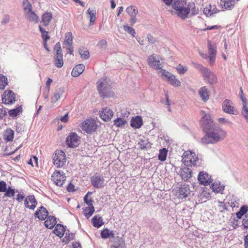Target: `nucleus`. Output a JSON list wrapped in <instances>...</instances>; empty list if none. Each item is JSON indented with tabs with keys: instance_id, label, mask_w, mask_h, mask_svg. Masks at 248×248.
I'll list each match as a JSON object with an SVG mask.
<instances>
[{
	"instance_id": "obj_1",
	"label": "nucleus",
	"mask_w": 248,
	"mask_h": 248,
	"mask_svg": "<svg viewBox=\"0 0 248 248\" xmlns=\"http://www.w3.org/2000/svg\"><path fill=\"white\" fill-rule=\"evenodd\" d=\"M226 132L218 126H216L206 132V134L201 139L202 144H216L223 140L226 137Z\"/></svg>"
},
{
	"instance_id": "obj_2",
	"label": "nucleus",
	"mask_w": 248,
	"mask_h": 248,
	"mask_svg": "<svg viewBox=\"0 0 248 248\" xmlns=\"http://www.w3.org/2000/svg\"><path fill=\"white\" fill-rule=\"evenodd\" d=\"M109 80L106 77L99 79L97 82V87L100 96L103 98L109 95Z\"/></svg>"
},
{
	"instance_id": "obj_3",
	"label": "nucleus",
	"mask_w": 248,
	"mask_h": 248,
	"mask_svg": "<svg viewBox=\"0 0 248 248\" xmlns=\"http://www.w3.org/2000/svg\"><path fill=\"white\" fill-rule=\"evenodd\" d=\"M52 159L55 166L57 168H62L64 166L66 161V155L64 151L57 150L52 155Z\"/></svg>"
},
{
	"instance_id": "obj_4",
	"label": "nucleus",
	"mask_w": 248,
	"mask_h": 248,
	"mask_svg": "<svg viewBox=\"0 0 248 248\" xmlns=\"http://www.w3.org/2000/svg\"><path fill=\"white\" fill-rule=\"evenodd\" d=\"M198 161V156L190 151L185 152L182 156V161L186 166H196Z\"/></svg>"
},
{
	"instance_id": "obj_5",
	"label": "nucleus",
	"mask_w": 248,
	"mask_h": 248,
	"mask_svg": "<svg viewBox=\"0 0 248 248\" xmlns=\"http://www.w3.org/2000/svg\"><path fill=\"white\" fill-rule=\"evenodd\" d=\"M54 50L56 51L54 57V64L57 67L61 68L63 65V61L62 49L60 42L55 44Z\"/></svg>"
},
{
	"instance_id": "obj_6",
	"label": "nucleus",
	"mask_w": 248,
	"mask_h": 248,
	"mask_svg": "<svg viewBox=\"0 0 248 248\" xmlns=\"http://www.w3.org/2000/svg\"><path fill=\"white\" fill-rule=\"evenodd\" d=\"M201 123L203 130L205 132L216 126L212 121L210 115L209 114H205L202 116L201 120Z\"/></svg>"
},
{
	"instance_id": "obj_7",
	"label": "nucleus",
	"mask_w": 248,
	"mask_h": 248,
	"mask_svg": "<svg viewBox=\"0 0 248 248\" xmlns=\"http://www.w3.org/2000/svg\"><path fill=\"white\" fill-rule=\"evenodd\" d=\"M92 186L96 188L103 187L106 184L104 177L100 174L95 173L91 177Z\"/></svg>"
},
{
	"instance_id": "obj_8",
	"label": "nucleus",
	"mask_w": 248,
	"mask_h": 248,
	"mask_svg": "<svg viewBox=\"0 0 248 248\" xmlns=\"http://www.w3.org/2000/svg\"><path fill=\"white\" fill-rule=\"evenodd\" d=\"M53 182L58 186H62L66 180L64 173L61 170H56L51 176Z\"/></svg>"
},
{
	"instance_id": "obj_9",
	"label": "nucleus",
	"mask_w": 248,
	"mask_h": 248,
	"mask_svg": "<svg viewBox=\"0 0 248 248\" xmlns=\"http://www.w3.org/2000/svg\"><path fill=\"white\" fill-rule=\"evenodd\" d=\"M80 141V137L76 133L71 132L66 139V145L69 147L74 148L77 147Z\"/></svg>"
},
{
	"instance_id": "obj_10",
	"label": "nucleus",
	"mask_w": 248,
	"mask_h": 248,
	"mask_svg": "<svg viewBox=\"0 0 248 248\" xmlns=\"http://www.w3.org/2000/svg\"><path fill=\"white\" fill-rule=\"evenodd\" d=\"M96 128L97 124L93 119L86 120L82 124V129L87 133L94 132Z\"/></svg>"
},
{
	"instance_id": "obj_11",
	"label": "nucleus",
	"mask_w": 248,
	"mask_h": 248,
	"mask_svg": "<svg viewBox=\"0 0 248 248\" xmlns=\"http://www.w3.org/2000/svg\"><path fill=\"white\" fill-rule=\"evenodd\" d=\"M16 94L11 90L4 91L2 97L3 103L6 105L13 104L16 101Z\"/></svg>"
},
{
	"instance_id": "obj_12",
	"label": "nucleus",
	"mask_w": 248,
	"mask_h": 248,
	"mask_svg": "<svg viewBox=\"0 0 248 248\" xmlns=\"http://www.w3.org/2000/svg\"><path fill=\"white\" fill-rule=\"evenodd\" d=\"M162 75L167 78L169 83L174 87H179L181 85L180 80L177 79L175 76L171 74L169 72L165 70H162Z\"/></svg>"
},
{
	"instance_id": "obj_13",
	"label": "nucleus",
	"mask_w": 248,
	"mask_h": 248,
	"mask_svg": "<svg viewBox=\"0 0 248 248\" xmlns=\"http://www.w3.org/2000/svg\"><path fill=\"white\" fill-rule=\"evenodd\" d=\"M148 63L150 66L155 69H161L162 67V65L160 62L159 57L155 54L150 55L148 57Z\"/></svg>"
},
{
	"instance_id": "obj_14",
	"label": "nucleus",
	"mask_w": 248,
	"mask_h": 248,
	"mask_svg": "<svg viewBox=\"0 0 248 248\" xmlns=\"http://www.w3.org/2000/svg\"><path fill=\"white\" fill-rule=\"evenodd\" d=\"M198 180L200 184L204 186L209 185L212 181L211 176L207 172L204 171H201L199 173Z\"/></svg>"
},
{
	"instance_id": "obj_15",
	"label": "nucleus",
	"mask_w": 248,
	"mask_h": 248,
	"mask_svg": "<svg viewBox=\"0 0 248 248\" xmlns=\"http://www.w3.org/2000/svg\"><path fill=\"white\" fill-rule=\"evenodd\" d=\"M240 97L242 101L243 108L242 114L247 120L248 119V108L247 107V98L245 96L242 87L240 88Z\"/></svg>"
},
{
	"instance_id": "obj_16",
	"label": "nucleus",
	"mask_w": 248,
	"mask_h": 248,
	"mask_svg": "<svg viewBox=\"0 0 248 248\" xmlns=\"http://www.w3.org/2000/svg\"><path fill=\"white\" fill-rule=\"evenodd\" d=\"M208 49L210 63L213 65L215 62L217 55L216 46L214 45H212L210 41H208Z\"/></svg>"
},
{
	"instance_id": "obj_17",
	"label": "nucleus",
	"mask_w": 248,
	"mask_h": 248,
	"mask_svg": "<svg viewBox=\"0 0 248 248\" xmlns=\"http://www.w3.org/2000/svg\"><path fill=\"white\" fill-rule=\"evenodd\" d=\"M37 202L33 195L27 196L24 200V205L26 208L34 210L36 207Z\"/></svg>"
},
{
	"instance_id": "obj_18",
	"label": "nucleus",
	"mask_w": 248,
	"mask_h": 248,
	"mask_svg": "<svg viewBox=\"0 0 248 248\" xmlns=\"http://www.w3.org/2000/svg\"><path fill=\"white\" fill-rule=\"evenodd\" d=\"M48 215V211L43 206L38 208L34 213V217L41 220H45Z\"/></svg>"
},
{
	"instance_id": "obj_19",
	"label": "nucleus",
	"mask_w": 248,
	"mask_h": 248,
	"mask_svg": "<svg viewBox=\"0 0 248 248\" xmlns=\"http://www.w3.org/2000/svg\"><path fill=\"white\" fill-rule=\"evenodd\" d=\"M113 115V111L109 108H105L100 111V116L105 122L109 121Z\"/></svg>"
},
{
	"instance_id": "obj_20",
	"label": "nucleus",
	"mask_w": 248,
	"mask_h": 248,
	"mask_svg": "<svg viewBox=\"0 0 248 248\" xmlns=\"http://www.w3.org/2000/svg\"><path fill=\"white\" fill-rule=\"evenodd\" d=\"M222 109L223 111L227 113L236 114L237 111L233 110V107L232 106L231 101L226 99L222 104Z\"/></svg>"
},
{
	"instance_id": "obj_21",
	"label": "nucleus",
	"mask_w": 248,
	"mask_h": 248,
	"mask_svg": "<svg viewBox=\"0 0 248 248\" xmlns=\"http://www.w3.org/2000/svg\"><path fill=\"white\" fill-rule=\"evenodd\" d=\"M203 77L205 80L211 84L216 83L217 81L216 76L209 69L204 73Z\"/></svg>"
},
{
	"instance_id": "obj_22",
	"label": "nucleus",
	"mask_w": 248,
	"mask_h": 248,
	"mask_svg": "<svg viewBox=\"0 0 248 248\" xmlns=\"http://www.w3.org/2000/svg\"><path fill=\"white\" fill-rule=\"evenodd\" d=\"M143 121L140 116L133 117L130 121V125L134 128H140L143 125Z\"/></svg>"
},
{
	"instance_id": "obj_23",
	"label": "nucleus",
	"mask_w": 248,
	"mask_h": 248,
	"mask_svg": "<svg viewBox=\"0 0 248 248\" xmlns=\"http://www.w3.org/2000/svg\"><path fill=\"white\" fill-rule=\"evenodd\" d=\"M176 11V14L183 19H185L187 17L188 15L189 14V9L188 6L185 7L183 6L182 8L177 9Z\"/></svg>"
},
{
	"instance_id": "obj_24",
	"label": "nucleus",
	"mask_w": 248,
	"mask_h": 248,
	"mask_svg": "<svg viewBox=\"0 0 248 248\" xmlns=\"http://www.w3.org/2000/svg\"><path fill=\"white\" fill-rule=\"evenodd\" d=\"M179 174L182 177V180L186 181L192 176V170L187 167H184L180 170Z\"/></svg>"
},
{
	"instance_id": "obj_25",
	"label": "nucleus",
	"mask_w": 248,
	"mask_h": 248,
	"mask_svg": "<svg viewBox=\"0 0 248 248\" xmlns=\"http://www.w3.org/2000/svg\"><path fill=\"white\" fill-rule=\"evenodd\" d=\"M199 94L202 99L204 101H207L210 96V92L206 86L200 88L199 90Z\"/></svg>"
},
{
	"instance_id": "obj_26",
	"label": "nucleus",
	"mask_w": 248,
	"mask_h": 248,
	"mask_svg": "<svg viewBox=\"0 0 248 248\" xmlns=\"http://www.w3.org/2000/svg\"><path fill=\"white\" fill-rule=\"evenodd\" d=\"M111 248H125L124 239L119 236L115 237L113 244L111 246Z\"/></svg>"
},
{
	"instance_id": "obj_27",
	"label": "nucleus",
	"mask_w": 248,
	"mask_h": 248,
	"mask_svg": "<svg viewBox=\"0 0 248 248\" xmlns=\"http://www.w3.org/2000/svg\"><path fill=\"white\" fill-rule=\"evenodd\" d=\"M64 93V88L60 87L56 90L54 95L51 97V102L53 103L59 100Z\"/></svg>"
},
{
	"instance_id": "obj_28",
	"label": "nucleus",
	"mask_w": 248,
	"mask_h": 248,
	"mask_svg": "<svg viewBox=\"0 0 248 248\" xmlns=\"http://www.w3.org/2000/svg\"><path fill=\"white\" fill-rule=\"evenodd\" d=\"M188 194H189V188L186 186H184L183 187L180 188L177 192L178 197L181 199L186 198Z\"/></svg>"
},
{
	"instance_id": "obj_29",
	"label": "nucleus",
	"mask_w": 248,
	"mask_h": 248,
	"mask_svg": "<svg viewBox=\"0 0 248 248\" xmlns=\"http://www.w3.org/2000/svg\"><path fill=\"white\" fill-rule=\"evenodd\" d=\"M85 65L83 64H79L73 69L71 75L74 77H77L83 73Z\"/></svg>"
},
{
	"instance_id": "obj_30",
	"label": "nucleus",
	"mask_w": 248,
	"mask_h": 248,
	"mask_svg": "<svg viewBox=\"0 0 248 248\" xmlns=\"http://www.w3.org/2000/svg\"><path fill=\"white\" fill-rule=\"evenodd\" d=\"M235 0H221L220 5L226 10H231L234 6Z\"/></svg>"
},
{
	"instance_id": "obj_31",
	"label": "nucleus",
	"mask_w": 248,
	"mask_h": 248,
	"mask_svg": "<svg viewBox=\"0 0 248 248\" xmlns=\"http://www.w3.org/2000/svg\"><path fill=\"white\" fill-rule=\"evenodd\" d=\"M14 131L11 128H7L3 133V139L6 141H11L14 139Z\"/></svg>"
},
{
	"instance_id": "obj_32",
	"label": "nucleus",
	"mask_w": 248,
	"mask_h": 248,
	"mask_svg": "<svg viewBox=\"0 0 248 248\" xmlns=\"http://www.w3.org/2000/svg\"><path fill=\"white\" fill-rule=\"evenodd\" d=\"M218 10L215 5H209V6L204 8L203 13L207 16H211L213 14L217 13Z\"/></svg>"
},
{
	"instance_id": "obj_33",
	"label": "nucleus",
	"mask_w": 248,
	"mask_h": 248,
	"mask_svg": "<svg viewBox=\"0 0 248 248\" xmlns=\"http://www.w3.org/2000/svg\"><path fill=\"white\" fill-rule=\"evenodd\" d=\"M44 223L47 228L51 229L56 224V217L52 216H48Z\"/></svg>"
},
{
	"instance_id": "obj_34",
	"label": "nucleus",
	"mask_w": 248,
	"mask_h": 248,
	"mask_svg": "<svg viewBox=\"0 0 248 248\" xmlns=\"http://www.w3.org/2000/svg\"><path fill=\"white\" fill-rule=\"evenodd\" d=\"M138 144L141 149H146L151 147V144L148 141V139L145 137L139 139Z\"/></svg>"
},
{
	"instance_id": "obj_35",
	"label": "nucleus",
	"mask_w": 248,
	"mask_h": 248,
	"mask_svg": "<svg viewBox=\"0 0 248 248\" xmlns=\"http://www.w3.org/2000/svg\"><path fill=\"white\" fill-rule=\"evenodd\" d=\"M64 232V226L61 224H57L53 231L54 233L60 238L63 236Z\"/></svg>"
},
{
	"instance_id": "obj_36",
	"label": "nucleus",
	"mask_w": 248,
	"mask_h": 248,
	"mask_svg": "<svg viewBox=\"0 0 248 248\" xmlns=\"http://www.w3.org/2000/svg\"><path fill=\"white\" fill-rule=\"evenodd\" d=\"M25 15L26 17L30 21L35 23H37L39 21V17L33 11L26 13Z\"/></svg>"
},
{
	"instance_id": "obj_37",
	"label": "nucleus",
	"mask_w": 248,
	"mask_h": 248,
	"mask_svg": "<svg viewBox=\"0 0 248 248\" xmlns=\"http://www.w3.org/2000/svg\"><path fill=\"white\" fill-rule=\"evenodd\" d=\"M73 35L71 32L66 33L65 35V39L64 41V44L65 46L64 47L73 46Z\"/></svg>"
},
{
	"instance_id": "obj_38",
	"label": "nucleus",
	"mask_w": 248,
	"mask_h": 248,
	"mask_svg": "<svg viewBox=\"0 0 248 248\" xmlns=\"http://www.w3.org/2000/svg\"><path fill=\"white\" fill-rule=\"evenodd\" d=\"M92 223L94 227L99 228L103 224L101 217L99 215H96L92 218Z\"/></svg>"
},
{
	"instance_id": "obj_39",
	"label": "nucleus",
	"mask_w": 248,
	"mask_h": 248,
	"mask_svg": "<svg viewBox=\"0 0 248 248\" xmlns=\"http://www.w3.org/2000/svg\"><path fill=\"white\" fill-rule=\"evenodd\" d=\"M52 18V14L50 13H45L42 17V22L45 26L48 25Z\"/></svg>"
},
{
	"instance_id": "obj_40",
	"label": "nucleus",
	"mask_w": 248,
	"mask_h": 248,
	"mask_svg": "<svg viewBox=\"0 0 248 248\" xmlns=\"http://www.w3.org/2000/svg\"><path fill=\"white\" fill-rule=\"evenodd\" d=\"M101 236L102 238L105 239L108 238L110 237L115 239L113 232L107 228L102 231L101 232Z\"/></svg>"
},
{
	"instance_id": "obj_41",
	"label": "nucleus",
	"mask_w": 248,
	"mask_h": 248,
	"mask_svg": "<svg viewBox=\"0 0 248 248\" xmlns=\"http://www.w3.org/2000/svg\"><path fill=\"white\" fill-rule=\"evenodd\" d=\"M212 189L215 192L222 193L224 186L221 185L219 182H215L212 185Z\"/></svg>"
},
{
	"instance_id": "obj_42",
	"label": "nucleus",
	"mask_w": 248,
	"mask_h": 248,
	"mask_svg": "<svg viewBox=\"0 0 248 248\" xmlns=\"http://www.w3.org/2000/svg\"><path fill=\"white\" fill-rule=\"evenodd\" d=\"M186 5V0H173L172 7L176 10L177 9L182 8V6Z\"/></svg>"
},
{
	"instance_id": "obj_43",
	"label": "nucleus",
	"mask_w": 248,
	"mask_h": 248,
	"mask_svg": "<svg viewBox=\"0 0 248 248\" xmlns=\"http://www.w3.org/2000/svg\"><path fill=\"white\" fill-rule=\"evenodd\" d=\"M87 13L89 15V25L92 26L94 24V23L96 19V11L95 10H91L90 9H89L87 11Z\"/></svg>"
},
{
	"instance_id": "obj_44",
	"label": "nucleus",
	"mask_w": 248,
	"mask_h": 248,
	"mask_svg": "<svg viewBox=\"0 0 248 248\" xmlns=\"http://www.w3.org/2000/svg\"><path fill=\"white\" fill-rule=\"evenodd\" d=\"M126 12L130 17L136 16L138 13V10L135 6H130L127 7Z\"/></svg>"
},
{
	"instance_id": "obj_45",
	"label": "nucleus",
	"mask_w": 248,
	"mask_h": 248,
	"mask_svg": "<svg viewBox=\"0 0 248 248\" xmlns=\"http://www.w3.org/2000/svg\"><path fill=\"white\" fill-rule=\"evenodd\" d=\"M22 111L21 106L17 107L16 108L10 110L8 111L9 116L11 117H16Z\"/></svg>"
},
{
	"instance_id": "obj_46",
	"label": "nucleus",
	"mask_w": 248,
	"mask_h": 248,
	"mask_svg": "<svg viewBox=\"0 0 248 248\" xmlns=\"http://www.w3.org/2000/svg\"><path fill=\"white\" fill-rule=\"evenodd\" d=\"M127 124V121L124 118H118L114 121V125L121 127Z\"/></svg>"
},
{
	"instance_id": "obj_47",
	"label": "nucleus",
	"mask_w": 248,
	"mask_h": 248,
	"mask_svg": "<svg viewBox=\"0 0 248 248\" xmlns=\"http://www.w3.org/2000/svg\"><path fill=\"white\" fill-rule=\"evenodd\" d=\"M188 9H189V13L191 12V14L192 15H197L199 13L198 9L195 7V4L193 2H189L187 4Z\"/></svg>"
},
{
	"instance_id": "obj_48",
	"label": "nucleus",
	"mask_w": 248,
	"mask_h": 248,
	"mask_svg": "<svg viewBox=\"0 0 248 248\" xmlns=\"http://www.w3.org/2000/svg\"><path fill=\"white\" fill-rule=\"evenodd\" d=\"M23 6L25 14L32 11L31 4L28 0H25L23 1Z\"/></svg>"
},
{
	"instance_id": "obj_49",
	"label": "nucleus",
	"mask_w": 248,
	"mask_h": 248,
	"mask_svg": "<svg viewBox=\"0 0 248 248\" xmlns=\"http://www.w3.org/2000/svg\"><path fill=\"white\" fill-rule=\"evenodd\" d=\"M168 150L166 148L160 150L158 155V159L161 161H164L166 159Z\"/></svg>"
},
{
	"instance_id": "obj_50",
	"label": "nucleus",
	"mask_w": 248,
	"mask_h": 248,
	"mask_svg": "<svg viewBox=\"0 0 248 248\" xmlns=\"http://www.w3.org/2000/svg\"><path fill=\"white\" fill-rule=\"evenodd\" d=\"M8 84L7 78L1 74H0V89H4L6 86Z\"/></svg>"
},
{
	"instance_id": "obj_51",
	"label": "nucleus",
	"mask_w": 248,
	"mask_h": 248,
	"mask_svg": "<svg viewBox=\"0 0 248 248\" xmlns=\"http://www.w3.org/2000/svg\"><path fill=\"white\" fill-rule=\"evenodd\" d=\"M94 212L93 206H88L84 209V214L88 218L90 217Z\"/></svg>"
},
{
	"instance_id": "obj_52",
	"label": "nucleus",
	"mask_w": 248,
	"mask_h": 248,
	"mask_svg": "<svg viewBox=\"0 0 248 248\" xmlns=\"http://www.w3.org/2000/svg\"><path fill=\"white\" fill-rule=\"evenodd\" d=\"M192 64L195 68L198 69L199 71H200L202 73V75L206 72V71L208 69L207 68L204 67L202 65L197 63L192 62Z\"/></svg>"
},
{
	"instance_id": "obj_53",
	"label": "nucleus",
	"mask_w": 248,
	"mask_h": 248,
	"mask_svg": "<svg viewBox=\"0 0 248 248\" xmlns=\"http://www.w3.org/2000/svg\"><path fill=\"white\" fill-rule=\"evenodd\" d=\"M78 51L81 58L87 60L89 58L90 53L88 50H84L82 48H79Z\"/></svg>"
},
{
	"instance_id": "obj_54",
	"label": "nucleus",
	"mask_w": 248,
	"mask_h": 248,
	"mask_svg": "<svg viewBox=\"0 0 248 248\" xmlns=\"http://www.w3.org/2000/svg\"><path fill=\"white\" fill-rule=\"evenodd\" d=\"M4 196L7 197L9 198H12L14 197L15 195V189L12 188L11 187L9 186L6 189V191H5Z\"/></svg>"
},
{
	"instance_id": "obj_55",
	"label": "nucleus",
	"mask_w": 248,
	"mask_h": 248,
	"mask_svg": "<svg viewBox=\"0 0 248 248\" xmlns=\"http://www.w3.org/2000/svg\"><path fill=\"white\" fill-rule=\"evenodd\" d=\"M124 29L125 31L130 34L132 36L135 37L136 33L135 30L133 28L125 25L124 26Z\"/></svg>"
},
{
	"instance_id": "obj_56",
	"label": "nucleus",
	"mask_w": 248,
	"mask_h": 248,
	"mask_svg": "<svg viewBox=\"0 0 248 248\" xmlns=\"http://www.w3.org/2000/svg\"><path fill=\"white\" fill-rule=\"evenodd\" d=\"M228 204L232 208L235 207L237 208L239 206L238 202L236 201L235 198L233 196L228 202Z\"/></svg>"
},
{
	"instance_id": "obj_57",
	"label": "nucleus",
	"mask_w": 248,
	"mask_h": 248,
	"mask_svg": "<svg viewBox=\"0 0 248 248\" xmlns=\"http://www.w3.org/2000/svg\"><path fill=\"white\" fill-rule=\"evenodd\" d=\"M247 206H244L242 207L240 210L236 213V217L238 218H241L242 216H243L247 212Z\"/></svg>"
},
{
	"instance_id": "obj_58",
	"label": "nucleus",
	"mask_w": 248,
	"mask_h": 248,
	"mask_svg": "<svg viewBox=\"0 0 248 248\" xmlns=\"http://www.w3.org/2000/svg\"><path fill=\"white\" fill-rule=\"evenodd\" d=\"M92 192H88L87 194L84 197V202L86 203L89 206H93V200L92 199H89L88 196L89 194H92Z\"/></svg>"
},
{
	"instance_id": "obj_59",
	"label": "nucleus",
	"mask_w": 248,
	"mask_h": 248,
	"mask_svg": "<svg viewBox=\"0 0 248 248\" xmlns=\"http://www.w3.org/2000/svg\"><path fill=\"white\" fill-rule=\"evenodd\" d=\"M178 73L180 74H183L185 73L187 70V67L186 66H183L181 64H179L176 68Z\"/></svg>"
},
{
	"instance_id": "obj_60",
	"label": "nucleus",
	"mask_w": 248,
	"mask_h": 248,
	"mask_svg": "<svg viewBox=\"0 0 248 248\" xmlns=\"http://www.w3.org/2000/svg\"><path fill=\"white\" fill-rule=\"evenodd\" d=\"M218 121L220 124H225L229 125H230L232 124L231 121L225 118H219L218 119Z\"/></svg>"
},
{
	"instance_id": "obj_61",
	"label": "nucleus",
	"mask_w": 248,
	"mask_h": 248,
	"mask_svg": "<svg viewBox=\"0 0 248 248\" xmlns=\"http://www.w3.org/2000/svg\"><path fill=\"white\" fill-rule=\"evenodd\" d=\"M6 184L4 181L0 182V192H5L7 189Z\"/></svg>"
},
{
	"instance_id": "obj_62",
	"label": "nucleus",
	"mask_w": 248,
	"mask_h": 248,
	"mask_svg": "<svg viewBox=\"0 0 248 248\" xmlns=\"http://www.w3.org/2000/svg\"><path fill=\"white\" fill-rule=\"evenodd\" d=\"M52 80L50 78H48L46 82V91L47 92V94L49 92L50 90V86L51 83L52 82Z\"/></svg>"
},
{
	"instance_id": "obj_63",
	"label": "nucleus",
	"mask_w": 248,
	"mask_h": 248,
	"mask_svg": "<svg viewBox=\"0 0 248 248\" xmlns=\"http://www.w3.org/2000/svg\"><path fill=\"white\" fill-rule=\"evenodd\" d=\"M7 111L5 108L0 109V119H2L6 115Z\"/></svg>"
},
{
	"instance_id": "obj_64",
	"label": "nucleus",
	"mask_w": 248,
	"mask_h": 248,
	"mask_svg": "<svg viewBox=\"0 0 248 248\" xmlns=\"http://www.w3.org/2000/svg\"><path fill=\"white\" fill-rule=\"evenodd\" d=\"M147 37L148 41L151 44H154L156 41L155 39L150 34H147Z\"/></svg>"
}]
</instances>
